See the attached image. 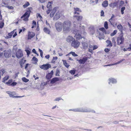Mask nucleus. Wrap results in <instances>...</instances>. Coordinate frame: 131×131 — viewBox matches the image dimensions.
I'll use <instances>...</instances> for the list:
<instances>
[{
    "label": "nucleus",
    "mask_w": 131,
    "mask_h": 131,
    "mask_svg": "<svg viewBox=\"0 0 131 131\" xmlns=\"http://www.w3.org/2000/svg\"><path fill=\"white\" fill-rule=\"evenodd\" d=\"M71 25V22L69 20L65 21L62 24L63 31L64 32L67 33L70 31Z\"/></svg>",
    "instance_id": "f257e3e1"
},
{
    "label": "nucleus",
    "mask_w": 131,
    "mask_h": 131,
    "mask_svg": "<svg viewBox=\"0 0 131 131\" xmlns=\"http://www.w3.org/2000/svg\"><path fill=\"white\" fill-rule=\"evenodd\" d=\"M69 111H72L74 112H92L95 113V112L94 110H91L89 108H78L76 109L70 110Z\"/></svg>",
    "instance_id": "f03ea898"
},
{
    "label": "nucleus",
    "mask_w": 131,
    "mask_h": 131,
    "mask_svg": "<svg viewBox=\"0 0 131 131\" xmlns=\"http://www.w3.org/2000/svg\"><path fill=\"white\" fill-rule=\"evenodd\" d=\"M6 93L9 95L10 97H11L18 98L22 97L24 96H15V95H16V93L15 92H12L9 91H6Z\"/></svg>",
    "instance_id": "7ed1b4c3"
},
{
    "label": "nucleus",
    "mask_w": 131,
    "mask_h": 131,
    "mask_svg": "<svg viewBox=\"0 0 131 131\" xmlns=\"http://www.w3.org/2000/svg\"><path fill=\"white\" fill-rule=\"evenodd\" d=\"M62 23L60 22H57L56 23V27L58 31H60L62 30Z\"/></svg>",
    "instance_id": "20e7f679"
},
{
    "label": "nucleus",
    "mask_w": 131,
    "mask_h": 131,
    "mask_svg": "<svg viewBox=\"0 0 131 131\" xmlns=\"http://www.w3.org/2000/svg\"><path fill=\"white\" fill-rule=\"evenodd\" d=\"M80 44V43L77 40H74L73 41L71 44V46L74 47V48H77L79 46Z\"/></svg>",
    "instance_id": "39448f33"
},
{
    "label": "nucleus",
    "mask_w": 131,
    "mask_h": 131,
    "mask_svg": "<svg viewBox=\"0 0 131 131\" xmlns=\"http://www.w3.org/2000/svg\"><path fill=\"white\" fill-rule=\"evenodd\" d=\"M51 67V65L49 63L44 64L40 66V68L44 70H47Z\"/></svg>",
    "instance_id": "423d86ee"
},
{
    "label": "nucleus",
    "mask_w": 131,
    "mask_h": 131,
    "mask_svg": "<svg viewBox=\"0 0 131 131\" xmlns=\"http://www.w3.org/2000/svg\"><path fill=\"white\" fill-rule=\"evenodd\" d=\"M124 38L122 36L118 37L117 39V44L120 45L123 44L124 42Z\"/></svg>",
    "instance_id": "0eeeda50"
},
{
    "label": "nucleus",
    "mask_w": 131,
    "mask_h": 131,
    "mask_svg": "<svg viewBox=\"0 0 131 131\" xmlns=\"http://www.w3.org/2000/svg\"><path fill=\"white\" fill-rule=\"evenodd\" d=\"M73 33L75 34L74 37L76 39H78L82 38L80 34L79 33V31L75 30L74 31Z\"/></svg>",
    "instance_id": "6e6552de"
},
{
    "label": "nucleus",
    "mask_w": 131,
    "mask_h": 131,
    "mask_svg": "<svg viewBox=\"0 0 131 131\" xmlns=\"http://www.w3.org/2000/svg\"><path fill=\"white\" fill-rule=\"evenodd\" d=\"M16 55L18 58H19L23 56V53L21 50L19 49L16 52Z\"/></svg>",
    "instance_id": "1a4fd4ad"
},
{
    "label": "nucleus",
    "mask_w": 131,
    "mask_h": 131,
    "mask_svg": "<svg viewBox=\"0 0 131 131\" xmlns=\"http://www.w3.org/2000/svg\"><path fill=\"white\" fill-rule=\"evenodd\" d=\"M12 52L10 50L6 51L4 52V55L6 58H8L11 56Z\"/></svg>",
    "instance_id": "9d476101"
},
{
    "label": "nucleus",
    "mask_w": 131,
    "mask_h": 131,
    "mask_svg": "<svg viewBox=\"0 0 131 131\" xmlns=\"http://www.w3.org/2000/svg\"><path fill=\"white\" fill-rule=\"evenodd\" d=\"M88 60V58L87 57H84L82 59H81L79 60H77L80 64H84Z\"/></svg>",
    "instance_id": "9b49d317"
},
{
    "label": "nucleus",
    "mask_w": 131,
    "mask_h": 131,
    "mask_svg": "<svg viewBox=\"0 0 131 131\" xmlns=\"http://www.w3.org/2000/svg\"><path fill=\"white\" fill-rule=\"evenodd\" d=\"M32 9V7H30L29 8L27 11L25 13L24 15L21 17V18H22L24 17H24H26V16L27 15H29L30 13L31 12V10Z\"/></svg>",
    "instance_id": "f8f14e48"
},
{
    "label": "nucleus",
    "mask_w": 131,
    "mask_h": 131,
    "mask_svg": "<svg viewBox=\"0 0 131 131\" xmlns=\"http://www.w3.org/2000/svg\"><path fill=\"white\" fill-rule=\"evenodd\" d=\"M75 40L71 36H69L66 38V40L68 42H72Z\"/></svg>",
    "instance_id": "ddd939ff"
},
{
    "label": "nucleus",
    "mask_w": 131,
    "mask_h": 131,
    "mask_svg": "<svg viewBox=\"0 0 131 131\" xmlns=\"http://www.w3.org/2000/svg\"><path fill=\"white\" fill-rule=\"evenodd\" d=\"M53 74V72L52 70L50 73H48L46 76V78L47 79H49L51 78Z\"/></svg>",
    "instance_id": "4468645a"
},
{
    "label": "nucleus",
    "mask_w": 131,
    "mask_h": 131,
    "mask_svg": "<svg viewBox=\"0 0 131 131\" xmlns=\"http://www.w3.org/2000/svg\"><path fill=\"white\" fill-rule=\"evenodd\" d=\"M109 82V84H110V83H112L113 84H115L116 83L117 81L116 79L112 78H110L108 79Z\"/></svg>",
    "instance_id": "2eb2a0df"
},
{
    "label": "nucleus",
    "mask_w": 131,
    "mask_h": 131,
    "mask_svg": "<svg viewBox=\"0 0 131 131\" xmlns=\"http://www.w3.org/2000/svg\"><path fill=\"white\" fill-rule=\"evenodd\" d=\"M56 9L57 8L56 7H55L53 9L52 12H51L50 14V17H53L54 14L56 11Z\"/></svg>",
    "instance_id": "dca6fc26"
},
{
    "label": "nucleus",
    "mask_w": 131,
    "mask_h": 131,
    "mask_svg": "<svg viewBox=\"0 0 131 131\" xmlns=\"http://www.w3.org/2000/svg\"><path fill=\"white\" fill-rule=\"evenodd\" d=\"M124 60V59L120 60V61H119L118 62H117L116 63H114L109 64H108L107 65L104 66H110L114 65H115L117 64H119L120 63L122 62Z\"/></svg>",
    "instance_id": "f3484780"
},
{
    "label": "nucleus",
    "mask_w": 131,
    "mask_h": 131,
    "mask_svg": "<svg viewBox=\"0 0 131 131\" xmlns=\"http://www.w3.org/2000/svg\"><path fill=\"white\" fill-rule=\"evenodd\" d=\"M73 17L74 18H75L78 21H81L83 18L82 16H79L76 15H74Z\"/></svg>",
    "instance_id": "a211bd4d"
},
{
    "label": "nucleus",
    "mask_w": 131,
    "mask_h": 131,
    "mask_svg": "<svg viewBox=\"0 0 131 131\" xmlns=\"http://www.w3.org/2000/svg\"><path fill=\"white\" fill-rule=\"evenodd\" d=\"M117 28L119 31L121 32V34L123 33V27L121 24L117 26Z\"/></svg>",
    "instance_id": "6ab92c4d"
},
{
    "label": "nucleus",
    "mask_w": 131,
    "mask_h": 131,
    "mask_svg": "<svg viewBox=\"0 0 131 131\" xmlns=\"http://www.w3.org/2000/svg\"><path fill=\"white\" fill-rule=\"evenodd\" d=\"M82 47L81 48L82 49H86L87 48L88 46V44L85 42H82Z\"/></svg>",
    "instance_id": "aec40b11"
},
{
    "label": "nucleus",
    "mask_w": 131,
    "mask_h": 131,
    "mask_svg": "<svg viewBox=\"0 0 131 131\" xmlns=\"http://www.w3.org/2000/svg\"><path fill=\"white\" fill-rule=\"evenodd\" d=\"M28 39H30L33 37L35 36V34L33 32H29L28 34Z\"/></svg>",
    "instance_id": "412c9836"
},
{
    "label": "nucleus",
    "mask_w": 131,
    "mask_h": 131,
    "mask_svg": "<svg viewBox=\"0 0 131 131\" xmlns=\"http://www.w3.org/2000/svg\"><path fill=\"white\" fill-rule=\"evenodd\" d=\"M60 15L59 13H56L53 17L54 20H57L60 18Z\"/></svg>",
    "instance_id": "4be33fe9"
},
{
    "label": "nucleus",
    "mask_w": 131,
    "mask_h": 131,
    "mask_svg": "<svg viewBox=\"0 0 131 131\" xmlns=\"http://www.w3.org/2000/svg\"><path fill=\"white\" fill-rule=\"evenodd\" d=\"M59 80V79L57 78H53L51 80L50 82L52 84L54 83L56 81Z\"/></svg>",
    "instance_id": "5701e85b"
},
{
    "label": "nucleus",
    "mask_w": 131,
    "mask_h": 131,
    "mask_svg": "<svg viewBox=\"0 0 131 131\" xmlns=\"http://www.w3.org/2000/svg\"><path fill=\"white\" fill-rule=\"evenodd\" d=\"M108 4V2L107 1H104L102 3V5L104 7H107Z\"/></svg>",
    "instance_id": "b1692460"
},
{
    "label": "nucleus",
    "mask_w": 131,
    "mask_h": 131,
    "mask_svg": "<svg viewBox=\"0 0 131 131\" xmlns=\"http://www.w3.org/2000/svg\"><path fill=\"white\" fill-rule=\"evenodd\" d=\"M43 31L46 33L47 34H49L50 31L49 29L47 27H45L43 28Z\"/></svg>",
    "instance_id": "393cba45"
},
{
    "label": "nucleus",
    "mask_w": 131,
    "mask_h": 131,
    "mask_svg": "<svg viewBox=\"0 0 131 131\" xmlns=\"http://www.w3.org/2000/svg\"><path fill=\"white\" fill-rule=\"evenodd\" d=\"M117 5V3L116 2L111 3L109 4V6L112 8H114Z\"/></svg>",
    "instance_id": "a878e982"
},
{
    "label": "nucleus",
    "mask_w": 131,
    "mask_h": 131,
    "mask_svg": "<svg viewBox=\"0 0 131 131\" xmlns=\"http://www.w3.org/2000/svg\"><path fill=\"white\" fill-rule=\"evenodd\" d=\"M106 42L107 43V46L112 47V46L111 42L110 40H107Z\"/></svg>",
    "instance_id": "bb28decb"
},
{
    "label": "nucleus",
    "mask_w": 131,
    "mask_h": 131,
    "mask_svg": "<svg viewBox=\"0 0 131 131\" xmlns=\"http://www.w3.org/2000/svg\"><path fill=\"white\" fill-rule=\"evenodd\" d=\"M26 60H24L23 59L21 60L20 61V65L21 68H22L23 64L26 62Z\"/></svg>",
    "instance_id": "cd10ccee"
},
{
    "label": "nucleus",
    "mask_w": 131,
    "mask_h": 131,
    "mask_svg": "<svg viewBox=\"0 0 131 131\" xmlns=\"http://www.w3.org/2000/svg\"><path fill=\"white\" fill-rule=\"evenodd\" d=\"M114 17V15L112 14L111 18L109 20V21L110 22V24L114 26V25H113V23L112 22V18Z\"/></svg>",
    "instance_id": "c85d7f7f"
},
{
    "label": "nucleus",
    "mask_w": 131,
    "mask_h": 131,
    "mask_svg": "<svg viewBox=\"0 0 131 131\" xmlns=\"http://www.w3.org/2000/svg\"><path fill=\"white\" fill-rule=\"evenodd\" d=\"M47 84L46 82H44L42 83H41V86H42L43 87L41 88V89H43L44 88V86L46 85Z\"/></svg>",
    "instance_id": "c756f323"
},
{
    "label": "nucleus",
    "mask_w": 131,
    "mask_h": 131,
    "mask_svg": "<svg viewBox=\"0 0 131 131\" xmlns=\"http://www.w3.org/2000/svg\"><path fill=\"white\" fill-rule=\"evenodd\" d=\"M63 63L65 66L68 68L69 66V65L67 63L66 60H64L63 61Z\"/></svg>",
    "instance_id": "7c9ffc66"
},
{
    "label": "nucleus",
    "mask_w": 131,
    "mask_h": 131,
    "mask_svg": "<svg viewBox=\"0 0 131 131\" xmlns=\"http://www.w3.org/2000/svg\"><path fill=\"white\" fill-rule=\"evenodd\" d=\"M58 58L57 57H53V59L51 61V62L53 63H54L55 61H56Z\"/></svg>",
    "instance_id": "2f4dec72"
},
{
    "label": "nucleus",
    "mask_w": 131,
    "mask_h": 131,
    "mask_svg": "<svg viewBox=\"0 0 131 131\" xmlns=\"http://www.w3.org/2000/svg\"><path fill=\"white\" fill-rule=\"evenodd\" d=\"M52 4V2H48V4H47V7L48 8H51L50 6H51V4Z\"/></svg>",
    "instance_id": "473e14b6"
},
{
    "label": "nucleus",
    "mask_w": 131,
    "mask_h": 131,
    "mask_svg": "<svg viewBox=\"0 0 131 131\" xmlns=\"http://www.w3.org/2000/svg\"><path fill=\"white\" fill-rule=\"evenodd\" d=\"M30 13L29 14V15H27L26 17H24V18L23 19V20L25 21H27L28 20V18L30 16Z\"/></svg>",
    "instance_id": "72a5a7b5"
},
{
    "label": "nucleus",
    "mask_w": 131,
    "mask_h": 131,
    "mask_svg": "<svg viewBox=\"0 0 131 131\" xmlns=\"http://www.w3.org/2000/svg\"><path fill=\"white\" fill-rule=\"evenodd\" d=\"M24 82H28L29 80L25 77H23L21 79Z\"/></svg>",
    "instance_id": "f704fd0d"
},
{
    "label": "nucleus",
    "mask_w": 131,
    "mask_h": 131,
    "mask_svg": "<svg viewBox=\"0 0 131 131\" xmlns=\"http://www.w3.org/2000/svg\"><path fill=\"white\" fill-rule=\"evenodd\" d=\"M104 27L106 29H107L108 28V25L107 22L106 21H105L104 23Z\"/></svg>",
    "instance_id": "c9c22d12"
},
{
    "label": "nucleus",
    "mask_w": 131,
    "mask_h": 131,
    "mask_svg": "<svg viewBox=\"0 0 131 131\" xmlns=\"http://www.w3.org/2000/svg\"><path fill=\"white\" fill-rule=\"evenodd\" d=\"M69 54H72V55L74 57L77 56H78V55L75 53L74 52H71L69 53Z\"/></svg>",
    "instance_id": "e433bc0d"
},
{
    "label": "nucleus",
    "mask_w": 131,
    "mask_h": 131,
    "mask_svg": "<svg viewBox=\"0 0 131 131\" xmlns=\"http://www.w3.org/2000/svg\"><path fill=\"white\" fill-rule=\"evenodd\" d=\"M9 76H6L3 78V82H4L6 81L7 80L9 79Z\"/></svg>",
    "instance_id": "4c0bfd02"
},
{
    "label": "nucleus",
    "mask_w": 131,
    "mask_h": 131,
    "mask_svg": "<svg viewBox=\"0 0 131 131\" xmlns=\"http://www.w3.org/2000/svg\"><path fill=\"white\" fill-rule=\"evenodd\" d=\"M29 5V3L28 2H27L23 6L24 8L26 7Z\"/></svg>",
    "instance_id": "58836bf2"
},
{
    "label": "nucleus",
    "mask_w": 131,
    "mask_h": 131,
    "mask_svg": "<svg viewBox=\"0 0 131 131\" xmlns=\"http://www.w3.org/2000/svg\"><path fill=\"white\" fill-rule=\"evenodd\" d=\"M125 8L124 7H123L121 8V14H124V11L125 10Z\"/></svg>",
    "instance_id": "ea45409f"
},
{
    "label": "nucleus",
    "mask_w": 131,
    "mask_h": 131,
    "mask_svg": "<svg viewBox=\"0 0 131 131\" xmlns=\"http://www.w3.org/2000/svg\"><path fill=\"white\" fill-rule=\"evenodd\" d=\"M5 70L4 69H2L0 70V75H3V74L5 73Z\"/></svg>",
    "instance_id": "a19ab883"
},
{
    "label": "nucleus",
    "mask_w": 131,
    "mask_h": 131,
    "mask_svg": "<svg viewBox=\"0 0 131 131\" xmlns=\"http://www.w3.org/2000/svg\"><path fill=\"white\" fill-rule=\"evenodd\" d=\"M12 35H11L10 33H9L8 34V36H7L6 37V39H8L11 38Z\"/></svg>",
    "instance_id": "79ce46f5"
},
{
    "label": "nucleus",
    "mask_w": 131,
    "mask_h": 131,
    "mask_svg": "<svg viewBox=\"0 0 131 131\" xmlns=\"http://www.w3.org/2000/svg\"><path fill=\"white\" fill-rule=\"evenodd\" d=\"M69 72H70V73H71L72 74L74 75L75 73V70H71L69 71Z\"/></svg>",
    "instance_id": "37998d69"
},
{
    "label": "nucleus",
    "mask_w": 131,
    "mask_h": 131,
    "mask_svg": "<svg viewBox=\"0 0 131 131\" xmlns=\"http://www.w3.org/2000/svg\"><path fill=\"white\" fill-rule=\"evenodd\" d=\"M117 30H114L113 31V32L111 33V36H114L117 33Z\"/></svg>",
    "instance_id": "c03bdc74"
},
{
    "label": "nucleus",
    "mask_w": 131,
    "mask_h": 131,
    "mask_svg": "<svg viewBox=\"0 0 131 131\" xmlns=\"http://www.w3.org/2000/svg\"><path fill=\"white\" fill-rule=\"evenodd\" d=\"M98 0H91V2L94 4H97L98 3Z\"/></svg>",
    "instance_id": "a18cd8bd"
},
{
    "label": "nucleus",
    "mask_w": 131,
    "mask_h": 131,
    "mask_svg": "<svg viewBox=\"0 0 131 131\" xmlns=\"http://www.w3.org/2000/svg\"><path fill=\"white\" fill-rule=\"evenodd\" d=\"M17 83L16 82H13L11 84H9V86H14L17 84Z\"/></svg>",
    "instance_id": "49530a36"
},
{
    "label": "nucleus",
    "mask_w": 131,
    "mask_h": 131,
    "mask_svg": "<svg viewBox=\"0 0 131 131\" xmlns=\"http://www.w3.org/2000/svg\"><path fill=\"white\" fill-rule=\"evenodd\" d=\"M101 31H102L103 33H104L105 32V33L106 34V30L105 29L103 28H103H100V29H99Z\"/></svg>",
    "instance_id": "de8ad7c7"
},
{
    "label": "nucleus",
    "mask_w": 131,
    "mask_h": 131,
    "mask_svg": "<svg viewBox=\"0 0 131 131\" xmlns=\"http://www.w3.org/2000/svg\"><path fill=\"white\" fill-rule=\"evenodd\" d=\"M60 72L59 70L58 69H57L56 73V76H59V73Z\"/></svg>",
    "instance_id": "09e8293b"
},
{
    "label": "nucleus",
    "mask_w": 131,
    "mask_h": 131,
    "mask_svg": "<svg viewBox=\"0 0 131 131\" xmlns=\"http://www.w3.org/2000/svg\"><path fill=\"white\" fill-rule=\"evenodd\" d=\"M62 100V99L60 97H57L54 100V101H59L60 100Z\"/></svg>",
    "instance_id": "8fccbe9b"
},
{
    "label": "nucleus",
    "mask_w": 131,
    "mask_h": 131,
    "mask_svg": "<svg viewBox=\"0 0 131 131\" xmlns=\"http://www.w3.org/2000/svg\"><path fill=\"white\" fill-rule=\"evenodd\" d=\"M74 11L75 12H77V11H81L78 8H74Z\"/></svg>",
    "instance_id": "3c124183"
},
{
    "label": "nucleus",
    "mask_w": 131,
    "mask_h": 131,
    "mask_svg": "<svg viewBox=\"0 0 131 131\" xmlns=\"http://www.w3.org/2000/svg\"><path fill=\"white\" fill-rule=\"evenodd\" d=\"M112 42L113 43H114V44H115L116 42L115 41V38H113L112 39Z\"/></svg>",
    "instance_id": "603ef678"
},
{
    "label": "nucleus",
    "mask_w": 131,
    "mask_h": 131,
    "mask_svg": "<svg viewBox=\"0 0 131 131\" xmlns=\"http://www.w3.org/2000/svg\"><path fill=\"white\" fill-rule=\"evenodd\" d=\"M10 9H13V6H7L6 7Z\"/></svg>",
    "instance_id": "864d4df0"
},
{
    "label": "nucleus",
    "mask_w": 131,
    "mask_h": 131,
    "mask_svg": "<svg viewBox=\"0 0 131 131\" xmlns=\"http://www.w3.org/2000/svg\"><path fill=\"white\" fill-rule=\"evenodd\" d=\"M25 51L27 53V54L28 56H29L30 53V51L28 50H25Z\"/></svg>",
    "instance_id": "5fc2aeb1"
},
{
    "label": "nucleus",
    "mask_w": 131,
    "mask_h": 131,
    "mask_svg": "<svg viewBox=\"0 0 131 131\" xmlns=\"http://www.w3.org/2000/svg\"><path fill=\"white\" fill-rule=\"evenodd\" d=\"M12 80H9L8 82H6V84L7 85H8L9 84H10V83H11L12 82Z\"/></svg>",
    "instance_id": "6e6d98bb"
},
{
    "label": "nucleus",
    "mask_w": 131,
    "mask_h": 131,
    "mask_svg": "<svg viewBox=\"0 0 131 131\" xmlns=\"http://www.w3.org/2000/svg\"><path fill=\"white\" fill-rule=\"evenodd\" d=\"M32 59L35 62H37L38 61L37 59L35 57H33Z\"/></svg>",
    "instance_id": "4d7b16f0"
},
{
    "label": "nucleus",
    "mask_w": 131,
    "mask_h": 131,
    "mask_svg": "<svg viewBox=\"0 0 131 131\" xmlns=\"http://www.w3.org/2000/svg\"><path fill=\"white\" fill-rule=\"evenodd\" d=\"M101 16H104V12L103 10H102L101 13Z\"/></svg>",
    "instance_id": "13d9d810"
},
{
    "label": "nucleus",
    "mask_w": 131,
    "mask_h": 131,
    "mask_svg": "<svg viewBox=\"0 0 131 131\" xmlns=\"http://www.w3.org/2000/svg\"><path fill=\"white\" fill-rule=\"evenodd\" d=\"M124 4V2L123 1H121L120 2L119 5L121 6L122 5Z\"/></svg>",
    "instance_id": "bf43d9fd"
},
{
    "label": "nucleus",
    "mask_w": 131,
    "mask_h": 131,
    "mask_svg": "<svg viewBox=\"0 0 131 131\" xmlns=\"http://www.w3.org/2000/svg\"><path fill=\"white\" fill-rule=\"evenodd\" d=\"M93 50H94L97 48L98 46L97 45H94V46H93Z\"/></svg>",
    "instance_id": "052dcab7"
},
{
    "label": "nucleus",
    "mask_w": 131,
    "mask_h": 131,
    "mask_svg": "<svg viewBox=\"0 0 131 131\" xmlns=\"http://www.w3.org/2000/svg\"><path fill=\"white\" fill-rule=\"evenodd\" d=\"M3 49V47L2 46V45L1 44V43H0V50H1V51H2Z\"/></svg>",
    "instance_id": "680f3d73"
},
{
    "label": "nucleus",
    "mask_w": 131,
    "mask_h": 131,
    "mask_svg": "<svg viewBox=\"0 0 131 131\" xmlns=\"http://www.w3.org/2000/svg\"><path fill=\"white\" fill-rule=\"evenodd\" d=\"M39 2L41 3H43L45 2L46 0H38Z\"/></svg>",
    "instance_id": "e2e57ef3"
},
{
    "label": "nucleus",
    "mask_w": 131,
    "mask_h": 131,
    "mask_svg": "<svg viewBox=\"0 0 131 131\" xmlns=\"http://www.w3.org/2000/svg\"><path fill=\"white\" fill-rule=\"evenodd\" d=\"M51 9V8H49L48 10L47 11V12H46L48 14H49V13H50V10Z\"/></svg>",
    "instance_id": "0e129e2a"
},
{
    "label": "nucleus",
    "mask_w": 131,
    "mask_h": 131,
    "mask_svg": "<svg viewBox=\"0 0 131 131\" xmlns=\"http://www.w3.org/2000/svg\"><path fill=\"white\" fill-rule=\"evenodd\" d=\"M110 50L108 48H105L104 50L106 52H108Z\"/></svg>",
    "instance_id": "69168bd1"
},
{
    "label": "nucleus",
    "mask_w": 131,
    "mask_h": 131,
    "mask_svg": "<svg viewBox=\"0 0 131 131\" xmlns=\"http://www.w3.org/2000/svg\"><path fill=\"white\" fill-rule=\"evenodd\" d=\"M32 52H33L34 53H35L36 54H37V52L35 50V49H34L32 50Z\"/></svg>",
    "instance_id": "338daca9"
},
{
    "label": "nucleus",
    "mask_w": 131,
    "mask_h": 131,
    "mask_svg": "<svg viewBox=\"0 0 131 131\" xmlns=\"http://www.w3.org/2000/svg\"><path fill=\"white\" fill-rule=\"evenodd\" d=\"M32 24L33 25H34L35 26H36V22L34 21L33 20L32 21Z\"/></svg>",
    "instance_id": "774afa93"
}]
</instances>
